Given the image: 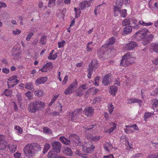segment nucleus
<instances>
[{
    "mask_svg": "<svg viewBox=\"0 0 158 158\" xmlns=\"http://www.w3.org/2000/svg\"><path fill=\"white\" fill-rule=\"evenodd\" d=\"M69 139H67L64 136L60 137L59 138L61 142L66 145H71L72 143H75L74 146L81 145L82 150L85 152L90 153L94 151L95 148L92 143L88 142L84 143L81 144L79 137L75 134L71 135L69 137Z\"/></svg>",
    "mask_w": 158,
    "mask_h": 158,
    "instance_id": "1",
    "label": "nucleus"
},
{
    "mask_svg": "<svg viewBox=\"0 0 158 158\" xmlns=\"http://www.w3.org/2000/svg\"><path fill=\"white\" fill-rule=\"evenodd\" d=\"M90 2L86 1H84L80 3L79 4V10H83L87 7H88L90 6Z\"/></svg>",
    "mask_w": 158,
    "mask_h": 158,
    "instance_id": "8",
    "label": "nucleus"
},
{
    "mask_svg": "<svg viewBox=\"0 0 158 158\" xmlns=\"http://www.w3.org/2000/svg\"><path fill=\"white\" fill-rule=\"evenodd\" d=\"M68 77L67 76H66L64 77V79L63 81V83L64 84H65L66 83L68 80Z\"/></svg>",
    "mask_w": 158,
    "mask_h": 158,
    "instance_id": "62",
    "label": "nucleus"
},
{
    "mask_svg": "<svg viewBox=\"0 0 158 158\" xmlns=\"http://www.w3.org/2000/svg\"><path fill=\"white\" fill-rule=\"evenodd\" d=\"M21 32V31L18 29H16V30L13 31V33L15 35H18L20 34Z\"/></svg>",
    "mask_w": 158,
    "mask_h": 158,
    "instance_id": "54",
    "label": "nucleus"
},
{
    "mask_svg": "<svg viewBox=\"0 0 158 158\" xmlns=\"http://www.w3.org/2000/svg\"><path fill=\"white\" fill-rule=\"evenodd\" d=\"M11 93V90L7 89H5L3 92V93L6 96H10Z\"/></svg>",
    "mask_w": 158,
    "mask_h": 158,
    "instance_id": "41",
    "label": "nucleus"
},
{
    "mask_svg": "<svg viewBox=\"0 0 158 158\" xmlns=\"http://www.w3.org/2000/svg\"><path fill=\"white\" fill-rule=\"evenodd\" d=\"M65 43V41L63 40L61 42H59L58 43V48H60L61 47H63Z\"/></svg>",
    "mask_w": 158,
    "mask_h": 158,
    "instance_id": "48",
    "label": "nucleus"
},
{
    "mask_svg": "<svg viewBox=\"0 0 158 158\" xmlns=\"http://www.w3.org/2000/svg\"><path fill=\"white\" fill-rule=\"evenodd\" d=\"M104 148L107 152H110L113 149L112 145L108 142L105 143L104 144Z\"/></svg>",
    "mask_w": 158,
    "mask_h": 158,
    "instance_id": "15",
    "label": "nucleus"
},
{
    "mask_svg": "<svg viewBox=\"0 0 158 158\" xmlns=\"http://www.w3.org/2000/svg\"><path fill=\"white\" fill-rule=\"evenodd\" d=\"M55 0H49L48 3V6L49 7H51L55 5Z\"/></svg>",
    "mask_w": 158,
    "mask_h": 158,
    "instance_id": "44",
    "label": "nucleus"
},
{
    "mask_svg": "<svg viewBox=\"0 0 158 158\" xmlns=\"http://www.w3.org/2000/svg\"><path fill=\"white\" fill-rule=\"evenodd\" d=\"M58 95L55 96L54 98L51 100V102H50L49 106H51L53 104V103L56 100L57 98L58 97Z\"/></svg>",
    "mask_w": 158,
    "mask_h": 158,
    "instance_id": "51",
    "label": "nucleus"
},
{
    "mask_svg": "<svg viewBox=\"0 0 158 158\" xmlns=\"http://www.w3.org/2000/svg\"><path fill=\"white\" fill-rule=\"evenodd\" d=\"M158 94V88H156L152 92L150 93V95L151 96H155Z\"/></svg>",
    "mask_w": 158,
    "mask_h": 158,
    "instance_id": "45",
    "label": "nucleus"
},
{
    "mask_svg": "<svg viewBox=\"0 0 158 158\" xmlns=\"http://www.w3.org/2000/svg\"><path fill=\"white\" fill-rule=\"evenodd\" d=\"M153 112H146L145 113L144 115V120L146 121V119L149 118L153 114Z\"/></svg>",
    "mask_w": 158,
    "mask_h": 158,
    "instance_id": "40",
    "label": "nucleus"
},
{
    "mask_svg": "<svg viewBox=\"0 0 158 158\" xmlns=\"http://www.w3.org/2000/svg\"><path fill=\"white\" fill-rule=\"evenodd\" d=\"M50 147V145L48 143H46L44 145V149L43 153H45L49 149Z\"/></svg>",
    "mask_w": 158,
    "mask_h": 158,
    "instance_id": "37",
    "label": "nucleus"
},
{
    "mask_svg": "<svg viewBox=\"0 0 158 158\" xmlns=\"http://www.w3.org/2000/svg\"><path fill=\"white\" fill-rule=\"evenodd\" d=\"M152 108H158V100L156 99H154L152 100Z\"/></svg>",
    "mask_w": 158,
    "mask_h": 158,
    "instance_id": "30",
    "label": "nucleus"
},
{
    "mask_svg": "<svg viewBox=\"0 0 158 158\" xmlns=\"http://www.w3.org/2000/svg\"><path fill=\"white\" fill-rule=\"evenodd\" d=\"M120 15L122 17L125 18L126 17L127 13V10L126 9H123L121 13H120Z\"/></svg>",
    "mask_w": 158,
    "mask_h": 158,
    "instance_id": "43",
    "label": "nucleus"
},
{
    "mask_svg": "<svg viewBox=\"0 0 158 158\" xmlns=\"http://www.w3.org/2000/svg\"><path fill=\"white\" fill-rule=\"evenodd\" d=\"M25 87L26 89L31 90L33 89V85L32 83L28 82L25 85Z\"/></svg>",
    "mask_w": 158,
    "mask_h": 158,
    "instance_id": "36",
    "label": "nucleus"
},
{
    "mask_svg": "<svg viewBox=\"0 0 158 158\" xmlns=\"http://www.w3.org/2000/svg\"><path fill=\"white\" fill-rule=\"evenodd\" d=\"M132 31V27L131 26H128L126 27L123 30V32L127 34L131 33Z\"/></svg>",
    "mask_w": 158,
    "mask_h": 158,
    "instance_id": "29",
    "label": "nucleus"
},
{
    "mask_svg": "<svg viewBox=\"0 0 158 158\" xmlns=\"http://www.w3.org/2000/svg\"><path fill=\"white\" fill-rule=\"evenodd\" d=\"M103 157L104 158H114V156L112 154L104 156Z\"/></svg>",
    "mask_w": 158,
    "mask_h": 158,
    "instance_id": "63",
    "label": "nucleus"
},
{
    "mask_svg": "<svg viewBox=\"0 0 158 158\" xmlns=\"http://www.w3.org/2000/svg\"><path fill=\"white\" fill-rule=\"evenodd\" d=\"M45 106V104L40 101H35V102L30 103L29 106V109H38L40 108H43Z\"/></svg>",
    "mask_w": 158,
    "mask_h": 158,
    "instance_id": "6",
    "label": "nucleus"
},
{
    "mask_svg": "<svg viewBox=\"0 0 158 158\" xmlns=\"http://www.w3.org/2000/svg\"><path fill=\"white\" fill-rule=\"evenodd\" d=\"M17 78V77L16 76H13L11 77H10L8 79V80L10 81H12L15 80Z\"/></svg>",
    "mask_w": 158,
    "mask_h": 158,
    "instance_id": "57",
    "label": "nucleus"
},
{
    "mask_svg": "<svg viewBox=\"0 0 158 158\" xmlns=\"http://www.w3.org/2000/svg\"><path fill=\"white\" fill-rule=\"evenodd\" d=\"M131 21H133V24L131 26V27H133L135 29H137L139 27V25L138 24L137 21L136 19L134 18H131Z\"/></svg>",
    "mask_w": 158,
    "mask_h": 158,
    "instance_id": "21",
    "label": "nucleus"
},
{
    "mask_svg": "<svg viewBox=\"0 0 158 158\" xmlns=\"http://www.w3.org/2000/svg\"><path fill=\"white\" fill-rule=\"evenodd\" d=\"M40 149V146L37 143H28L24 147V152L26 156L30 158L32 157L36 152Z\"/></svg>",
    "mask_w": 158,
    "mask_h": 158,
    "instance_id": "3",
    "label": "nucleus"
},
{
    "mask_svg": "<svg viewBox=\"0 0 158 158\" xmlns=\"http://www.w3.org/2000/svg\"><path fill=\"white\" fill-rule=\"evenodd\" d=\"M8 147L11 153L15 152L16 150L17 146L16 144H12L8 145Z\"/></svg>",
    "mask_w": 158,
    "mask_h": 158,
    "instance_id": "20",
    "label": "nucleus"
},
{
    "mask_svg": "<svg viewBox=\"0 0 158 158\" xmlns=\"http://www.w3.org/2000/svg\"><path fill=\"white\" fill-rule=\"evenodd\" d=\"M47 38V37L46 36H42L39 42L43 45L45 44H46Z\"/></svg>",
    "mask_w": 158,
    "mask_h": 158,
    "instance_id": "34",
    "label": "nucleus"
},
{
    "mask_svg": "<svg viewBox=\"0 0 158 158\" xmlns=\"http://www.w3.org/2000/svg\"><path fill=\"white\" fill-rule=\"evenodd\" d=\"M91 139L93 141L97 142L99 140L100 137L99 136H92Z\"/></svg>",
    "mask_w": 158,
    "mask_h": 158,
    "instance_id": "49",
    "label": "nucleus"
},
{
    "mask_svg": "<svg viewBox=\"0 0 158 158\" xmlns=\"http://www.w3.org/2000/svg\"><path fill=\"white\" fill-rule=\"evenodd\" d=\"M131 18H127L124 19L122 22V24L123 26H126L129 25L131 22Z\"/></svg>",
    "mask_w": 158,
    "mask_h": 158,
    "instance_id": "25",
    "label": "nucleus"
},
{
    "mask_svg": "<svg viewBox=\"0 0 158 158\" xmlns=\"http://www.w3.org/2000/svg\"><path fill=\"white\" fill-rule=\"evenodd\" d=\"M127 45L129 50H131L133 49L138 46V44L135 41H131L129 43L127 44Z\"/></svg>",
    "mask_w": 158,
    "mask_h": 158,
    "instance_id": "14",
    "label": "nucleus"
},
{
    "mask_svg": "<svg viewBox=\"0 0 158 158\" xmlns=\"http://www.w3.org/2000/svg\"><path fill=\"white\" fill-rule=\"evenodd\" d=\"M52 64V63L51 62L47 63L43 66V68L40 69V70L42 72H46L47 71L46 70L47 69H52L53 67Z\"/></svg>",
    "mask_w": 158,
    "mask_h": 158,
    "instance_id": "11",
    "label": "nucleus"
},
{
    "mask_svg": "<svg viewBox=\"0 0 158 158\" xmlns=\"http://www.w3.org/2000/svg\"><path fill=\"white\" fill-rule=\"evenodd\" d=\"M133 59V57H130V53L128 52L123 56L120 65L126 67L134 63Z\"/></svg>",
    "mask_w": 158,
    "mask_h": 158,
    "instance_id": "4",
    "label": "nucleus"
},
{
    "mask_svg": "<svg viewBox=\"0 0 158 158\" xmlns=\"http://www.w3.org/2000/svg\"><path fill=\"white\" fill-rule=\"evenodd\" d=\"M21 154L19 152H17L14 154V156L15 158H20Z\"/></svg>",
    "mask_w": 158,
    "mask_h": 158,
    "instance_id": "52",
    "label": "nucleus"
},
{
    "mask_svg": "<svg viewBox=\"0 0 158 158\" xmlns=\"http://www.w3.org/2000/svg\"><path fill=\"white\" fill-rule=\"evenodd\" d=\"M123 0H117L115 3L116 6H114V7H116L118 8L121 9V7L123 3Z\"/></svg>",
    "mask_w": 158,
    "mask_h": 158,
    "instance_id": "26",
    "label": "nucleus"
},
{
    "mask_svg": "<svg viewBox=\"0 0 158 158\" xmlns=\"http://www.w3.org/2000/svg\"><path fill=\"white\" fill-rule=\"evenodd\" d=\"M43 132L47 134H50L52 133V130L47 127H45L43 128Z\"/></svg>",
    "mask_w": 158,
    "mask_h": 158,
    "instance_id": "39",
    "label": "nucleus"
},
{
    "mask_svg": "<svg viewBox=\"0 0 158 158\" xmlns=\"http://www.w3.org/2000/svg\"><path fill=\"white\" fill-rule=\"evenodd\" d=\"M5 137L4 135H0V142H3V141H5L4 139Z\"/></svg>",
    "mask_w": 158,
    "mask_h": 158,
    "instance_id": "60",
    "label": "nucleus"
},
{
    "mask_svg": "<svg viewBox=\"0 0 158 158\" xmlns=\"http://www.w3.org/2000/svg\"><path fill=\"white\" fill-rule=\"evenodd\" d=\"M7 142L5 141H3V142H0V149L4 150L6 148V145Z\"/></svg>",
    "mask_w": 158,
    "mask_h": 158,
    "instance_id": "33",
    "label": "nucleus"
},
{
    "mask_svg": "<svg viewBox=\"0 0 158 158\" xmlns=\"http://www.w3.org/2000/svg\"><path fill=\"white\" fill-rule=\"evenodd\" d=\"M76 155L79 156L83 158H86L87 157V156L86 154H84L82 153L81 152L77 150L76 152Z\"/></svg>",
    "mask_w": 158,
    "mask_h": 158,
    "instance_id": "38",
    "label": "nucleus"
},
{
    "mask_svg": "<svg viewBox=\"0 0 158 158\" xmlns=\"http://www.w3.org/2000/svg\"><path fill=\"white\" fill-rule=\"evenodd\" d=\"M84 91L82 88L79 87L76 91L75 94L79 97L81 96L84 94Z\"/></svg>",
    "mask_w": 158,
    "mask_h": 158,
    "instance_id": "23",
    "label": "nucleus"
},
{
    "mask_svg": "<svg viewBox=\"0 0 158 158\" xmlns=\"http://www.w3.org/2000/svg\"><path fill=\"white\" fill-rule=\"evenodd\" d=\"M115 41V39L114 37H112L108 41V43L107 44H105L106 46L107 47L110 45H112L114 44Z\"/></svg>",
    "mask_w": 158,
    "mask_h": 158,
    "instance_id": "31",
    "label": "nucleus"
},
{
    "mask_svg": "<svg viewBox=\"0 0 158 158\" xmlns=\"http://www.w3.org/2000/svg\"><path fill=\"white\" fill-rule=\"evenodd\" d=\"M34 94L36 96H41L44 94L43 91L41 90H36L34 92Z\"/></svg>",
    "mask_w": 158,
    "mask_h": 158,
    "instance_id": "35",
    "label": "nucleus"
},
{
    "mask_svg": "<svg viewBox=\"0 0 158 158\" xmlns=\"http://www.w3.org/2000/svg\"><path fill=\"white\" fill-rule=\"evenodd\" d=\"M114 16H117L118 15V14L121 13V9L118 8L116 7H114Z\"/></svg>",
    "mask_w": 158,
    "mask_h": 158,
    "instance_id": "32",
    "label": "nucleus"
},
{
    "mask_svg": "<svg viewBox=\"0 0 158 158\" xmlns=\"http://www.w3.org/2000/svg\"><path fill=\"white\" fill-rule=\"evenodd\" d=\"M0 8H2V7H5L6 6V4L3 2H0Z\"/></svg>",
    "mask_w": 158,
    "mask_h": 158,
    "instance_id": "58",
    "label": "nucleus"
},
{
    "mask_svg": "<svg viewBox=\"0 0 158 158\" xmlns=\"http://www.w3.org/2000/svg\"><path fill=\"white\" fill-rule=\"evenodd\" d=\"M25 95L29 99H32V95L31 91H28L25 93Z\"/></svg>",
    "mask_w": 158,
    "mask_h": 158,
    "instance_id": "47",
    "label": "nucleus"
},
{
    "mask_svg": "<svg viewBox=\"0 0 158 158\" xmlns=\"http://www.w3.org/2000/svg\"><path fill=\"white\" fill-rule=\"evenodd\" d=\"M2 71L5 73L7 74L9 73V70L8 69L4 68L2 69Z\"/></svg>",
    "mask_w": 158,
    "mask_h": 158,
    "instance_id": "61",
    "label": "nucleus"
},
{
    "mask_svg": "<svg viewBox=\"0 0 158 158\" xmlns=\"http://www.w3.org/2000/svg\"><path fill=\"white\" fill-rule=\"evenodd\" d=\"M142 25L143 26H149L152 25L153 24V23L151 22H149L148 23H146L143 22V21H142Z\"/></svg>",
    "mask_w": 158,
    "mask_h": 158,
    "instance_id": "55",
    "label": "nucleus"
},
{
    "mask_svg": "<svg viewBox=\"0 0 158 158\" xmlns=\"http://www.w3.org/2000/svg\"><path fill=\"white\" fill-rule=\"evenodd\" d=\"M128 102L129 103H137L140 106H141L142 104V101L139 99H129L127 100Z\"/></svg>",
    "mask_w": 158,
    "mask_h": 158,
    "instance_id": "16",
    "label": "nucleus"
},
{
    "mask_svg": "<svg viewBox=\"0 0 158 158\" xmlns=\"http://www.w3.org/2000/svg\"><path fill=\"white\" fill-rule=\"evenodd\" d=\"M109 125L110 128L106 130L105 132L106 133L110 134L112 133L114 130L116 129L117 127V124L112 122L110 123Z\"/></svg>",
    "mask_w": 158,
    "mask_h": 158,
    "instance_id": "10",
    "label": "nucleus"
},
{
    "mask_svg": "<svg viewBox=\"0 0 158 158\" xmlns=\"http://www.w3.org/2000/svg\"><path fill=\"white\" fill-rule=\"evenodd\" d=\"M151 48L156 52L158 53V44L152 43L151 44Z\"/></svg>",
    "mask_w": 158,
    "mask_h": 158,
    "instance_id": "28",
    "label": "nucleus"
},
{
    "mask_svg": "<svg viewBox=\"0 0 158 158\" xmlns=\"http://www.w3.org/2000/svg\"><path fill=\"white\" fill-rule=\"evenodd\" d=\"M80 87L82 88L83 90L84 89H86L88 88V87L86 86V84L82 85Z\"/></svg>",
    "mask_w": 158,
    "mask_h": 158,
    "instance_id": "59",
    "label": "nucleus"
},
{
    "mask_svg": "<svg viewBox=\"0 0 158 158\" xmlns=\"http://www.w3.org/2000/svg\"><path fill=\"white\" fill-rule=\"evenodd\" d=\"M148 158H158V153L149 155L148 157Z\"/></svg>",
    "mask_w": 158,
    "mask_h": 158,
    "instance_id": "42",
    "label": "nucleus"
},
{
    "mask_svg": "<svg viewBox=\"0 0 158 158\" xmlns=\"http://www.w3.org/2000/svg\"><path fill=\"white\" fill-rule=\"evenodd\" d=\"M33 32H31L27 36L26 38V40L27 41H29L30 39L31 38L32 36L33 35Z\"/></svg>",
    "mask_w": 158,
    "mask_h": 158,
    "instance_id": "50",
    "label": "nucleus"
},
{
    "mask_svg": "<svg viewBox=\"0 0 158 158\" xmlns=\"http://www.w3.org/2000/svg\"><path fill=\"white\" fill-rule=\"evenodd\" d=\"M109 88L110 89V91H109L110 94L115 96V93H116L118 90L117 87L115 85H112L109 86Z\"/></svg>",
    "mask_w": 158,
    "mask_h": 158,
    "instance_id": "17",
    "label": "nucleus"
},
{
    "mask_svg": "<svg viewBox=\"0 0 158 158\" xmlns=\"http://www.w3.org/2000/svg\"><path fill=\"white\" fill-rule=\"evenodd\" d=\"M92 43V42L88 43L87 44L86 49L87 51L88 52H90L92 49V47L90 46L89 45Z\"/></svg>",
    "mask_w": 158,
    "mask_h": 158,
    "instance_id": "46",
    "label": "nucleus"
},
{
    "mask_svg": "<svg viewBox=\"0 0 158 158\" xmlns=\"http://www.w3.org/2000/svg\"><path fill=\"white\" fill-rule=\"evenodd\" d=\"M81 110V109H76L71 113V120L72 121L75 122V120L78 118L77 116L78 115V112Z\"/></svg>",
    "mask_w": 158,
    "mask_h": 158,
    "instance_id": "13",
    "label": "nucleus"
},
{
    "mask_svg": "<svg viewBox=\"0 0 158 158\" xmlns=\"http://www.w3.org/2000/svg\"><path fill=\"white\" fill-rule=\"evenodd\" d=\"M94 111V109H85L84 113L87 116H90L92 115Z\"/></svg>",
    "mask_w": 158,
    "mask_h": 158,
    "instance_id": "27",
    "label": "nucleus"
},
{
    "mask_svg": "<svg viewBox=\"0 0 158 158\" xmlns=\"http://www.w3.org/2000/svg\"><path fill=\"white\" fill-rule=\"evenodd\" d=\"M152 62L155 64H158V57L155 60H153Z\"/></svg>",
    "mask_w": 158,
    "mask_h": 158,
    "instance_id": "64",
    "label": "nucleus"
},
{
    "mask_svg": "<svg viewBox=\"0 0 158 158\" xmlns=\"http://www.w3.org/2000/svg\"><path fill=\"white\" fill-rule=\"evenodd\" d=\"M47 80V77H44L41 78H38L35 81V83H38V84H41L44 83Z\"/></svg>",
    "mask_w": 158,
    "mask_h": 158,
    "instance_id": "19",
    "label": "nucleus"
},
{
    "mask_svg": "<svg viewBox=\"0 0 158 158\" xmlns=\"http://www.w3.org/2000/svg\"><path fill=\"white\" fill-rule=\"evenodd\" d=\"M52 150H55L58 152H60V151L61 144L58 141H55L52 143Z\"/></svg>",
    "mask_w": 158,
    "mask_h": 158,
    "instance_id": "9",
    "label": "nucleus"
},
{
    "mask_svg": "<svg viewBox=\"0 0 158 158\" xmlns=\"http://www.w3.org/2000/svg\"><path fill=\"white\" fill-rule=\"evenodd\" d=\"M63 153L67 155L71 156L72 155V152L71 149L68 147H66L64 148Z\"/></svg>",
    "mask_w": 158,
    "mask_h": 158,
    "instance_id": "22",
    "label": "nucleus"
},
{
    "mask_svg": "<svg viewBox=\"0 0 158 158\" xmlns=\"http://www.w3.org/2000/svg\"><path fill=\"white\" fill-rule=\"evenodd\" d=\"M110 81L109 80V75H107L104 76L103 79L102 83L105 85H107L110 84Z\"/></svg>",
    "mask_w": 158,
    "mask_h": 158,
    "instance_id": "18",
    "label": "nucleus"
},
{
    "mask_svg": "<svg viewBox=\"0 0 158 158\" xmlns=\"http://www.w3.org/2000/svg\"><path fill=\"white\" fill-rule=\"evenodd\" d=\"M125 127H126V129H124V131L126 133H130L133 132L134 131L133 130L132 127H131V126L126 125Z\"/></svg>",
    "mask_w": 158,
    "mask_h": 158,
    "instance_id": "24",
    "label": "nucleus"
},
{
    "mask_svg": "<svg viewBox=\"0 0 158 158\" xmlns=\"http://www.w3.org/2000/svg\"><path fill=\"white\" fill-rule=\"evenodd\" d=\"M98 66V61L96 60H93L89 65V69L87 71L88 74L87 77L89 78H91L92 75V72L94 70V71L97 68Z\"/></svg>",
    "mask_w": 158,
    "mask_h": 158,
    "instance_id": "5",
    "label": "nucleus"
},
{
    "mask_svg": "<svg viewBox=\"0 0 158 158\" xmlns=\"http://www.w3.org/2000/svg\"><path fill=\"white\" fill-rule=\"evenodd\" d=\"M14 50V48H13L12 49V52H11V55L12 56H14L15 57H18V56H19L20 55H21V52H18L17 53H16L15 54H14L13 52V50Z\"/></svg>",
    "mask_w": 158,
    "mask_h": 158,
    "instance_id": "56",
    "label": "nucleus"
},
{
    "mask_svg": "<svg viewBox=\"0 0 158 158\" xmlns=\"http://www.w3.org/2000/svg\"><path fill=\"white\" fill-rule=\"evenodd\" d=\"M15 128L17 130L18 132L20 133L21 134L23 132V129L20 127L18 126H15Z\"/></svg>",
    "mask_w": 158,
    "mask_h": 158,
    "instance_id": "53",
    "label": "nucleus"
},
{
    "mask_svg": "<svg viewBox=\"0 0 158 158\" xmlns=\"http://www.w3.org/2000/svg\"><path fill=\"white\" fill-rule=\"evenodd\" d=\"M134 36L139 40H143L142 44L144 45H146L152 41L154 37L153 35L150 34V31L146 28L138 31L134 35Z\"/></svg>",
    "mask_w": 158,
    "mask_h": 158,
    "instance_id": "2",
    "label": "nucleus"
},
{
    "mask_svg": "<svg viewBox=\"0 0 158 158\" xmlns=\"http://www.w3.org/2000/svg\"><path fill=\"white\" fill-rule=\"evenodd\" d=\"M60 152L54 150H51L49 151L48 154L47 156L48 158H56L58 154Z\"/></svg>",
    "mask_w": 158,
    "mask_h": 158,
    "instance_id": "12",
    "label": "nucleus"
},
{
    "mask_svg": "<svg viewBox=\"0 0 158 158\" xmlns=\"http://www.w3.org/2000/svg\"><path fill=\"white\" fill-rule=\"evenodd\" d=\"M77 83L76 79L65 90L64 93L66 95H69L72 93L73 90L74 89L77 87Z\"/></svg>",
    "mask_w": 158,
    "mask_h": 158,
    "instance_id": "7",
    "label": "nucleus"
}]
</instances>
